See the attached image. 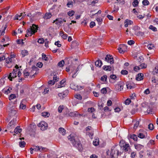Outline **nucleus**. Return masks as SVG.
Masks as SVG:
<instances>
[{
    "mask_svg": "<svg viewBox=\"0 0 158 158\" xmlns=\"http://www.w3.org/2000/svg\"><path fill=\"white\" fill-rule=\"evenodd\" d=\"M9 109V115L10 116H13L15 115L17 113V108H15V106L10 105L8 107Z\"/></svg>",
    "mask_w": 158,
    "mask_h": 158,
    "instance_id": "f257e3e1",
    "label": "nucleus"
},
{
    "mask_svg": "<svg viewBox=\"0 0 158 158\" xmlns=\"http://www.w3.org/2000/svg\"><path fill=\"white\" fill-rule=\"evenodd\" d=\"M119 154V151L115 147H112L111 148L110 155L112 157H114V156H118Z\"/></svg>",
    "mask_w": 158,
    "mask_h": 158,
    "instance_id": "f03ea898",
    "label": "nucleus"
},
{
    "mask_svg": "<svg viewBox=\"0 0 158 158\" xmlns=\"http://www.w3.org/2000/svg\"><path fill=\"white\" fill-rule=\"evenodd\" d=\"M38 126L40 128L41 130L44 131L48 127L47 123L44 121H41L38 124Z\"/></svg>",
    "mask_w": 158,
    "mask_h": 158,
    "instance_id": "7ed1b4c3",
    "label": "nucleus"
},
{
    "mask_svg": "<svg viewBox=\"0 0 158 158\" xmlns=\"http://www.w3.org/2000/svg\"><path fill=\"white\" fill-rule=\"evenodd\" d=\"M104 60L107 62L110 63V64L114 63L113 58L112 56L110 55H107L105 57Z\"/></svg>",
    "mask_w": 158,
    "mask_h": 158,
    "instance_id": "20e7f679",
    "label": "nucleus"
},
{
    "mask_svg": "<svg viewBox=\"0 0 158 158\" xmlns=\"http://www.w3.org/2000/svg\"><path fill=\"white\" fill-rule=\"evenodd\" d=\"M16 120L13 119L11 120L8 124L7 126V128L10 129L12 128H14L15 126L16 125Z\"/></svg>",
    "mask_w": 158,
    "mask_h": 158,
    "instance_id": "39448f33",
    "label": "nucleus"
},
{
    "mask_svg": "<svg viewBox=\"0 0 158 158\" xmlns=\"http://www.w3.org/2000/svg\"><path fill=\"white\" fill-rule=\"evenodd\" d=\"M70 87L71 89H74L76 91L80 90L82 89V87L76 85L74 83L70 84Z\"/></svg>",
    "mask_w": 158,
    "mask_h": 158,
    "instance_id": "423d86ee",
    "label": "nucleus"
},
{
    "mask_svg": "<svg viewBox=\"0 0 158 158\" xmlns=\"http://www.w3.org/2000/svg\"><path fill=\"white\" fill-rule=\"evenodd\" d=\"M127 46L124 44L121 45L118 48V52L121 53H123L126 51Z\"/></svg>",
    "mask_w": 158,
    "mask_h": 158,
    "instance_id": "0eeeda50",
    "label": "nucleus"
},
{
    "mask_svg": "<svg viewBox=\"0 0 158 158\" xmlns=\"http://www.w3.org/2000/svg\"><path fill=\"white\" fill-rule=\"evenodd\" d=\"M38 27H37L35 24H32V26L30 27L29 29H31V33L33 34L35 33L38 30Z\"/></svg>",
    "mask_w": 158,
    "mask_h": 158,
    "instance_id": "6e6552de",
    "label": "nucleus"
},
{
    "mask_svg": "<svg viewBox=\"0 0 158 158\" xmlns=\"http://www.w3.org/2000/svg\"><path fill=\"white\" fill-rule=\"evenodd\" d=\"M63 21L65 22L66 21L64 19H62L61 18H59L56 19L55 20H54L53 23L55 22L56 24L58 25H60L62 23H63Z\"/></svg>",
    "mask_w": 158,
    "mask_h": 158,
    "instance_id": "1a4fd4ad",
    "label": "nucleus"
},
{
    "mask_svg": "<svg viewBox=\"0 0 158 158\" xmlns=\"http://www.w3.org/2000/svg\"><path fill=\"white\" fill-rule=\"evenodd\" d=\"M73 145L76 147L79 151L82 150V145L80 142L75 141V142H74V144H73Z\"/></svg>",
    "mask_w": 158,
    "mask_h": 158,
    "instance_id": "9d476101",
    "label": "nucleus"
},
{
    "mask_svg": "<svg viewBox=\"0 0 158 158\" xmlns=\"http://www.w3.org/2000/svg\"><path fill=\"white\" fill-rule=\"evenodd\" d=\"M68 93V91L67 90H65L64 92L61 93H60L58 94V96L60 97L61 99H62L65 97H66Z\"/></svg>",
    "mask_w": 158,
    "mask_h": 158,
    "instance_id": "9b49d317",
    "label": "nucleus"
},
{
    "mask_svg": "<svg viewBox=\"0 0 158 158\" xmlns=\"http://www.w3.org/2000/svg\"><path fill=\"white\" fill-rule=\"evenodd\" d=\"M65 81V79H63L60 82V84L58 85V86H57L56 87L57 88H60L64 87L66 85Z\"/></svg>",
    "mask_w": 158,
    "mask_h": 158,
    "instance_id": "f8f14e48",
    "label": "nucleus"
},
{
    "mask_svg": "<svg viewBox=\"0 0 158 158\" xmlns=\"http://www.w3.org/2000/svg\"><path fill=\"white\" fill-rule=\"evenodd\" d=\"M102 69L104 70L107 71H111L112 70H114V67L107 65H104L102 67Z\"/></svg>",
    "mask_w": 158,
    "mask_h": 158,
    "instance_id": "ddd939ff",
    "label": "nucleus"
},
{
    "mask_svg": "<svg viewBox=\"0 0 158 158\" xmlns=\"http://www.w3.org/2000/svg\"><path fill=\"white\" fill-rule=\"evenodd\" d=\"M69 116L72 117H77V116L78 115L80 116H82L81 114H78L77 111L71 112L69 114Z\"/></svg>",
    "mask_w": 158,
    "mask_h": 158,
    "instance_id": "4468645a",
    "label": "nucleus"
},
{
    "mask_svg": "<svg viewBox=\"0 0 158 158\" xmlns=\"http://www.w3.org/2000/svg\"><path fill=\"white\" fill-rule=\"evenodd\" d=\"M68 138L69 140L71 141L72 144H74V142H75V137L73 134H71L68 137Z\"/></svg>",
    "mask_w": 158,
    "mask_h": 158,
    "instance_id": "2eb2a0df",
    "label": "nucleus"
},
{
    "mask_svg": "<svg viewBox=\"0 0 158 158\" xmlns=\"http://www.w3.org/2000/svg\"><path fill=\"white\" fill-rule=\"evenodd\" d=\"M143 74L142 73H139L137 75L136 79L138 81H141L143 79Z\"/></svg>",
    "mask_w": 158,
    "mask_h": 158,
    "instance_id": "dca6fc26",
    "label": "nucleus"
},
{
    "mask_svg": "<svg viewBox=\"0 0 158 158\" xmlns=\"http://www.w3.org/2000/svg\"><path fill=\"white\" fill-rule=\"evenodd\" d=\"M115 88L118 90L121 91L123 89V86L119 83L115 85Z\"/></svg>",
    "mask_w": 158,
    "mask_h": 158,
    "instance_id": "f3484780",
    "label": "nucleus"
},
{
    "mask_svg": "<svg viewBox=\"0 0 158 158\" xmlns=\"http://www.w3.org/2000/svg\"><path fill=\"white\" fill-rule=\"evenodd\" d=\"M16 76H17L16 74L10 73L9 75L8 78L9 79L10 81H12V78H15Z\"/></svg>",
    "mask_w": 158,
    "mask_h": 158,
    "instance_id": "a211bd4d",
    "label": "nucleus"
},
{
    "mask_svg": "<svg viewBox=\"0 0 158 158\" xmlns=\"http://www.w3.org/2000/svg\"><path fill=\"white\" fill-rule=\"evenodd\" d=\"M37 14L39 15L41 14V13L39 12H36L35 13L33 14L32 15H31V13H29L28 14L27 16L31 18V20H32L33 18L34 17V15H37Z\"/></svg>",
    "mask_w": 158,
    "mask_h": 158,
    "instance_id": "6ab92c4d",
    "label": "nucleus"
},
{
    "mask_svg": "<svg viewBox=\"0 0 158 158\" xmlns=\"http://www.w3.org/2000/svg\"><path fill=\"white\" fill-rule=\"evenodd\" d=\"M102 63L101 60H98L95 62V64L96 66L100 67L102 65Z\"/></svg>",
    "mask_w": 158,
    "mask_h": 158,
    "instance_id": "aec40b11",
    "label": "nucleus"
},
{
    "mask_svg": "<svg viewBox=\"0 0 158 158\" xmlns=\"http://www.w3.org/2000/svg\"><path fill=\"white\" fill-rule=\"evenodd\" d=\"M22 129L20 128L19 127H17L14 130V132L16 134L20 133L22 131Z\"/></svg>",
    "mask_w": 158,
    "mask_h": 158,
    "instance_id": "412c9836",
    "label": "nucleus"
},
{
    "mask_svg": "<svg viewBox=\"0 0 158 158\" xmlns=\"http://www.w3.org/2000/svg\"><path fill=\"white\" fill-rule=\"evenodd\" d=\"M59 131L60 134L63 135H64L65 134L66 131L65 129L62 127H60L59 128Z\"/></svg>",
    "mask_w": 158,
    "mask_h": 158,
    "instance_id": "4be33fe9",
    "label": "nucleus"
},
{
    "mask_svg": "<svg viewBox=\"0 0 158 158\" xmlns=\"http://www.w3.org/2000/svg\"><path fill=\"white\" fill-rule=\"evenodd\" d=\"M123 148L125 152L127 151L128 150V149L130 148L129 144L128 143H125Z\"/></svg>",
    "mask_w": 158,
    "mask_h": 158,
    "instance_id": "5701e85b",
    "label": "nucleus"
},
{
    "mask_svg": "<svg viewBox=\"0 0 158 158\" xmlns=\"http://www.w3.org/2000/svg\"><path fill=\"white\" fill-rule=\"evenodd\" d=\"M52 15L51 13H46L44 16L43 18L45 19H49L52 16Z\"/></svg>",
    "mask_w": 158,
    "mask_h": 158,
    "instance_id": "b1692460",
    "label": "nucleus"
},
{
    "mask_svg": "<svg viewBox=\"0 0 158 158\" xmlns=\"http://www.w3.org/2000/svg\"><path fill=\"white\" fill-rule=\"evenodd\" d=\"M64 32L60 31V35L61 36L62 38L64 39H66L68 37V35L66 34H64Z\"/></svg>",
    "mask_w": 158,
    "mask_h": 158,
    "instance_id": "393cba45",
    "label": "nucleus"
},
{
    "mask_svg": "<svg viewBox=\"0 0 158 158\" xmlns=\"http://www.w3.org/2000/svg\"><path fill=\"white\" fill-rule=\"evenodd\" d=\"M47 150L48 149L47 148L40 146V152H44L47 151Z\"/></svg>",
    "mask_w": 158,
    "mask_h": 158,
    "instance_id": "a878e982",
    "label": "nucleus"
},
{
    "mask_svg": "<svg viewBox=\"0 0 158 158\" xmlns=\"http://www.w3.org/2000/svg\"><path fill=\"white\" fill-rule=\"evenodd\" d=\"M3 27L2 26V27ZM7 27V24H5V26H3L4 29L2 31H1V30L0 31V36L2 35H4V34L5 33V30L6 29V28Z\"/></svg>",
    "mask_w": 158,
    "mask_h": 158,
    "instance_id": "bb28decb",
    "label": "nucleus"
},
{
    "mask_svg": "<svg viewBox=\"0 0 158 158\" xmlns=\"http://www.w3.org/2000/svg\"><path fill=\"white\" fill-rule=\"evenodd\" d=\"M143 147L142 145L139 144L135 145V148L138 150H140Z\"/></svg>",
    "mask_w": 158,
    "mask_h": 158,
    "instance_id": "cd10ccee",
    "label": "nucleus"
},
{
    "mask_svg": "<svg viewBox=\"0 0 158 158\" xmlns=\"http://www.w3.org/2000/svg\"><path fill=\"white\" fill-rule=\"evenodd\" d=\"M30 29H28L27 31V34L25 35V37H27L29 36H31L32 35Z\"/></svg>",
    "mask_w": 158,
    "mask_h": 158,
    "instance_id": "c85d7f7f",
    "label": "nucleus"
},
{
    "mask_svg": "<svg viewBox=\"0 0 158 158\" xmlns=\"http://www.w3.org/2000/svg\"><path fill=\"white\" fill-rule=\"evenodd\" d=\"M21 54L22 55L23 57H24L28 55V52L27 50H22L21 52Z\"/></svg>",
    "mask_w": 158,
    "mask_h": 158,
    "instance_id": "c756f323",
    "label": "nucleus"
},
{
    "mask_svg": "<svg viewBox=\"0 0 158 158\" xmlns=\"http://www.w3.org/2000/svg\"><path fill=\"white\" fill-rule=\"evenodd\" d=\"M130 138L133 139L134 141H136L137 140L138 137L135 134L130 135Z\"/></svg>",
    "mask_w": 158,
    "mask_h": 158,
    "instance_id": "7c9ffc66",
    "label": "nucleus"
},
{
    "mask_svg": "<svg viewBox=\"0 0 158 158\" xmlns=\"http://www.w3.org/2000/svg\"><path fill=\"white\" fill-rule=\"evenodd\" d=\"M64 64V61L63 60L60 61L58 64L57 65L60 67H63Z\"/></svg>",
    "mask_w": 158,
    "mask_h": 158,
    "instance_id": "2f4dec72",
    "label": "nucleus"
},
{
    "mask_svg": "<svg viewBox=\"0 0 158 158\" xmlns=\"http://www.w3.org/2000/svg\"><path fill=\"white\" fill-rule=\"evenodd\" d=\"M26 145V143L24 141H21L19 142V146L21 148H23Z\"/></svg>",
    "mask_w": 158,
    "mask_h": 158,
    "instance_id": "473e14b6",
    "label": "nucleus"
},
{
    "mask_svg": "<svg viewBox=\"0 0 158 158\" xmlns=\"http://www.w3.org/2000/svg\"><path fill=\"white\" fill-rule=\"evenodd\" d=\"M42 116L45 117H48L50 115V114L46 112H44L41 113Z\"/></svg>",
    "mask_w": 158,
    "mask_h": 158,
    "instance_id": "72a5a7b5",
    "label": "nucleus"
},
{
    "mask_svg": "<svg viewBox=\"0 0 158 158\" xmlns=\"http://www.w3.org/2000/svg\"><path fill=\"white\" fill-rule=\"evenodd\" d=\"M21 16H22V14H21L20 15H17L15 17L14 19L16 20H21L23 17H21Z\"/></svg>",
    "mask_w": 158,
    "mask_h": 158,
    "instance_id": "f704fd0d",
    "label": "nucleus"
},
{
    "mask_svg": "<svg viewBox=\"0 0 158 158\" xmlns=\"http://www.w3.org/2000/svg\"><path fill=\"white\" fill-rule=\"evenodd\" d=\"M135 34L136 35H137L139 36V35H141V36H143L144 35V33L143 32H141L140 31H135Z\"/></svg>",
    "mask_w": 158,
    "mask_h": 158,
    "instance_id": "c9c22d12",
    "label": "nucleus"
},
{
    "mask_svg": "<svg viewBox=\"0 0 158 158\" xmlns=\"http://www.w3.org/2000/svg\"><path fill=\"white\" fill-rule=\"evenodd\" d=\"M126 86L127 88L130 89H131L133 87L131 84L129 82H127L126 83Z\"/></svg>",
    "mask_w": 158,
    "mask_h": 158,
    "instance_id": "e433bc0d",
    "label": "nucleus"
},
{
    "mask_svg": "<svg viewBox=\"0 0 158 158\" xmlns=\"http://www.w3.org/2000/svg\"><path fill=\"white\" fill-rule=\"evenodd\" d=\"M153 74L154 75L158 74V66H156L152 72Z\"/></svg>",
    "mask_w": 158,
    "mask_h": 158,
    "instance_id": "4c0bfd02",
    "label": "nucleus"
},
{
    "mask_svg": "<svg viewBox=\"0 0 158 158\" xmlns=\"http://www.w3.org/2000/svg\"><path fill=\"white\" fill-rule=\"evenodd\" d=\"M99 140L98 139H96L94 141L93 144L94 145L96 146L98 145L99 143Z\"/></svg>",
    "mask_w": 158,
    "mask_h": 158,
    "instance_id": "58836bf2",
    "label": "nucleus"
},
{
    "mask_svg": "<svg viewBox=\"0 0 158 158\" xmlns=\"http://www.w3.org/2000/svg\"><path fill=\"white\" fill-rule=\"evenodd\" d=\"M107 76L106 75H104L101 77V80L103 81H106L107 79Z\"/></svg>",
    "mask_w": 158,
    "mask_h": 158,
    "instance_id": "ea45409f",
    "label": "nucleus"
},
{
    "mask_svg": "<svg viewBox=\"0 0 158 158\" xmlns=\"http://www.w3.org/2000/svg\"><path fill=\"white\" fill-rule=\"evenodd\" d=\"M74 13L75 12L74 11L71 10L68 12V15L69 16H72L74 15Z\"/></svg>",
    "mask_w": 158,
    "mask_h": 158,
    "instance_id": "a19ab883",
    "label": "nucleus"
},
{
    "mask_svg": "<svg viewBox=\"0 0 158 158\" xmlns=\"http://www.w3.org/2000/svg\"><path fill=\"white\" fill-rule=\"evenodd\" d=\"M139 2L137 0H134L132 3V5L134 7H136L137 6Z\"/></svg>",
    "mask_w": 158,
    "mask_h": 158,
    "instance_id": "79ce46f5",
    "label": "nucleus"
},
{
    "mask_svg": "<svg viewBox=\"0 0 158 158\" xmlns=\"http://www.w3.org/2000/svg\"><path fill=\"white\" fill-rule=\"evenodd\" d=\"M154 47V45L152 44H148L147 46L149 50L153 49Z\"/></svg>",
    "mask_w": 158,
    "mask_h": 158,
    "instance_id": "37998d69",
    "label": "nucleus"
},
{
    "mask_svg": "<svg viewBox=\"0 0 158 158\" xmlns=\"http://www.w3.org/2000/svg\"><path fill=\"white\" fill-rule=\"evenodd\" d=\"M55 81H53V80H50L48 82V87L49 88V86L52 85H53L55 84Z\"/></svg>",
    "mask_w": 158,
    "mask_h": 158,
    "instance_id": "c03bdc74",
    "label": "nucleus"
},
{
    "mask_svg": "<svg viewBox=\"0 0 158 158\" xmlns=\"http://www.w3.org/2000/svg\"><path fill=\"white\" fill-rule=\"evenodd\" d=\"M148 129L151 130H152L154 128L153 125L152 123H150L148 125Z\"/></svg>",
    "mask_w": 158,
    "mask_h": 158,
    "instance_id": "a18cd8bd",
    "label": "nucleus"
},
{
    "mask_svg": "<svg viewBox=\"0 0 158 158\" xmlns=\"http://www.w3.org/2000/svg\"><path fill=\"white\" fill-rule=\"evenodd\" d=\"M138 136L141 139H143L145 138V135L143 133H139L138 135Z\"/></svg>",
    "mask_w": 158,
    "mask_h": 158,
    "instance_id": "49530a36",
    "label": "nucleus"
},
{
    "mask_svg": "<svg viewBox=\"0 0 158 158\" xmlns=\"http://www.w3.org/2000/svg\"><path fill=\"white\" fill-rule=\"evenodd\" d=\"M125 143H125L123 140H121L119 142V145L121 148L123 147Z\"/></svg>",
    "mask_w": 158,
    "mask_h": 158,
    "instance_id": "de8ad7c7",
    "label": "nucleus"
},
{
    "mask_svg": "<svg viewBox=\"0 0 158 158\" xmlns=\"http://www.w3.org/2000/svg\"><path fill=\"white\" fill-rule=\"evenodd\" d=\"M143 4L144 5H148L149 4V2L148 0H143L142 2Z\"/></svg>",
    "mask_w": 158,
    "mask_h": 158,
    "instance_id": "09e8293b",
    "label": "nucleus"
},
{
    "mask_svg": "<svg viewBox=\"0 0 158 158\" xmlns=\"http://www.w3.org/2000/svg\"><path fill=\"white\" fill-rule=\"evenodd\" d=\"M149 28L153 31H157V28L155 27L152 25L150 26Z\"/></svg>",
    "mask_w": 158,
    "mask_h": 158,
    "instance_id": "8fccbe9b",
    "label": "nucleus"
},
{
    "mask_svg": "<svg viewBox=\"0 0 158 158\" xmlns=\"http://www.w3.org/2000/svg\"><path fill=\"white\" fill-rule=\"evenodd\" d=\"M42 59L43 60L47 61L48 60V58L46 56V55L44 54V53L42 54Z\"/></svg>",
    "mask_w": 158,
    "mask_h": 158,
    "instance_id": "3c124183",
    "label": "nucleus"
},
{
    "mask_svg": "<svg viewBox=\"0 0 158 158\" xmlns=\"http://www.w3.org/2000/svg\"><path fill=\"white\" fill-rule=\"evenodd\" d=\"M131 102L130 99H127L125 101V103L126 105H129Z\"/></svg>",
    "mask_w": 158,
    "mask_h": 158,
    "instance_id": "603ef678",
    "label": "nucleus"
},
{
    "mask_svg": "<svg viewBox=\"0 0 158 158\" xmlns=\"http://www.w3.org/2000/svg\"><path fill=\"white\" fill-rule=\"evenodd\" d=\"M139 121H137L134 125V129H136L139 124Z\"/></svg>",
    "mask_w": 158,
    "mask_h": 158,
    "instance_id": "864d4df0",
    "label": "nucleus"
},
{
    "mask_svg": "<svg viewBox=\"0 0 158 158\" xmlns=\"http://www.w3.org/2000/svg\"><path fill=\"white\" fill-rule=\"evenodd\" d=\"M107 92L106 89L105 88H103L101 90V92L103 94H106Z\"/></svg>",
    "mask_w": 158,
    "mask_h": 158,
    "instance_id": "5fc2aeb1",
    "label": "nucleus"
},
{
    "mask_svg": "<svg viewBox=\"0 0 158 158\" xmlns=\"http://www.w3.org/2000/svg\"><path fill=\"white\" fill-rule=\"evenodd\" d=\"M122 75H127L128 73V72L126 70H122L121 72Z\"/></svg>",
    "mask_w": 158,
    "mask_h": 158,
    "instance_id": "6e6d98bb",
    "label": "nucleus"
},
{
    "mask_svg": "<svg viewBox=\"0 0 158 158\" xmlns=\"http://www.w3.org/2000/svg\"><path fill=\"white\" fill-rule=\"evenodd\" d=\"M139 65V68H140V69H142L143 68H145L147 67V65L144 63H143L141 64H140Z\"/></svg>",
    "mask_w": 158,
    "mask_h": 158,
    "instance_id": "4d7b16f0",
    "label": "nucleus"
},
{
    "mask_svg": "<svg viewBox=\"0 0 158 158\" xmlns=\"http://www.w3.org/2000/svg\"><path fill=\"white\" fill-rule=\"evenodd\" d=\"M16 98V96L15 95V94H11L9 97V99L10 100H12Z\"/></svg>",
    "mask_w": 158,
    "mask_h": 158,
    "instance_id": "13d9d810",
    "label": "nucleus"
},
{
    "mask_svg": "<svg viewBox=\"0 0 158 158\" xmlns=\"http://www.w3.org/2000/svg\"><path fill=\"white\" fill-rule=\"evenodd\" d=\"M34 150L35 151H39L40 146H35L33 147Z\"/></svg>",
    "mask_w": 158,
    "mask_h": 158,
    "instance_id": "bf43d9fd",
    "label": "nucleus"
},
{
    "mask_svg": "<svg viewBox=\"0 0 158 158\" xmlns=\"http://www.w3.org/2000/svg\"><path fill=\"white\" fill-rule=\"evenodd\" d=\"M75 97L79 100H81L82 99V97L79 94H76L75 96Z\"/></svg>",
    "mask_w": 158,
    "mask_h": 158,
    "instance_id": "052dcab7",
    "label": "nucleus"
},
{
    "mask_svg": "<svg viewBox=\"0 0 158 158\" xmlns=\"http://www.w3.org/2000/svg\"><path fill=\"white\" fill-rule=\"evenodd\" d=\"M140 29V27L137 26H135L133 28V30L135 31H139Z\"/></svg>",
    "mask_w": 158,
    "mask_h": 158,
    "instance_id": "680f3d73",
    "label": "nucleus"
},
{
    "mask_svg": "<svg viewBox=\"0 0 158 158\" xmlns=\"http://www.w3.org/2000/svg\"><path fill=\"white\" fill-rule=\"evenodd\" d=\"M44 42V41L43 38H40L38 40V42L40 44H43Z\"/></svg>",
    "mask_w": 158,
    "mask_h": 158,
    "instance_id": "e2e57ef3",
    "label": "nucleus"
},
{
    "mask_svg": "<svg viewBox=\"0 0 158 158\" xmlns=\"http://www.w3.org/2000/svg\"><path fill=\"white\" fill-rule=\"evenodd\" d=\"M135 43V41L133 40H130L128 41L127 44H128L131 45Z\"/></svg>",
    "mask_w": 158,
    "mask_h": 158,
    "instance_id": "0e129e2a",
    "label": "nucleus"
},
{
    "mask_svg": "<svg viewBox=\"0 0 158 158\" xmlns=\"http://www.w3.org/2000/svg\"><path fill=\"white\" fill-rule=\"evenodd\" d=\"M17 43L18 44H20L21 43L23 44V40L22 39H19L17 40Z\"/></svg>",
    "mask_w": 158,
    "mask_h": 158,
    "instance_id": "69168bd1",
    "label": "nucleus"
},
{
    "mask_svg": "<svg viewBox=\"0 0 158 158\" xmlns=\"http://www.w3.org/2000/svg\"><path fill=\"white\" fill-rule=\"evenodd\" d=\"M96 20L98 22V24L99 25L101 24L102 22V19H100V18H98L96 19Z\"/></svg>",
    "mask_w": 158,
    "mask_h": 158,
    "instance_id": "338daca9",
    "label": "nucleus"
},
{
    "mask_svg": "<svg viewBox=\"0 0 158 158\" xmlns=\"http://www.w3.org/2000/svg\"><path fill=\"white\" fill-rule=\"evenodd\" d=\"M95 110L94 108L93 107H91L89 108L88 111L89 112L92 113Z\"/></svg>",
    "mask_w": 158,
    "mask_h": 158,
    "instance_id": "774afa93",
    "label": "nucleus"
}]
</instances>
